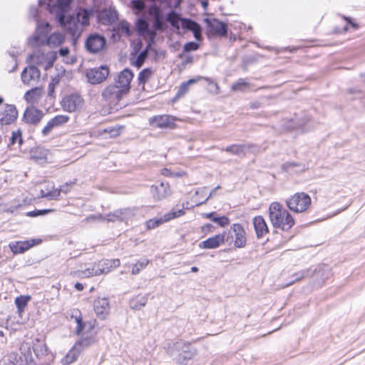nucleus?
Segmentation results:
<instances>
[{"instance_id":"49","label":"nucleus","mask_w":365,"mask_h":365,"mask_svg":"<svg viewBox=\"0 0 365 365\" xmlns=\"http://www.w3.org/2000/svg\"><path fill=\"white\" fill-rule=\"evenodd\" d=\"M148 48H147L144 51H141L140 54L138 56L137 59L135 60V62L134 63V65L137 66L138 68H140L143 64L145 60L148 57Z\"/></svg>"},{"instance_id":"15","label":"nucleus","mask_w":365,"mask_h":365,"mask_svg":"<svg viewBox=\"0 0 365 365\" xmlns=\"http://www.w3.org/2000/svg\"><path fill=\"white\" fill-rule=\"evenodd\" d=\"M205 22L209 28V32L213 36H225L227 26L217 19H205Z\"/></svg>"},{"instance_id":"62","label":"nucleus","mask_w":365,"mask_h":365,"mask_svg":"<svg viewBox=\"0 0 365 365\" xmlns=\"http://www.w3.org/2000/svg\"><path fill=\"white\" fill-rule=\"evenodd\" d=\"M70 53V50L68 47L61 48L59 50V54L60 56L63 57H66Z\"/></svg>"},{"instance_id":"48","label":"nucleus","mask_w":365,"mask_h":365,"mask_svg":"<svg viewBox=\"0 0 365 365\" xmlns=\"http://www.w3.org/2000/svg\"><path fill=\"white\" fill-rule=\"evenodd\" d=\"M148 262L149 261L146 259H143L142 260L138 261L136 264H133L132 269V274H138L141 269H143L148 265Z\"/></svg>"},{"instance_id":"25","label":"nucleus","mask_w":365,"mask_h":365,"mask_svg":"<svg viewBox=\"0 0 365 365\" xmlns=\"http://www.w3.org/2000/svg\"><path fill=\"white\" fill-rule=\"evenodd\" d=\"M61 190L55 189L53 182H44L41 185V195L42 197L56 199L60 195Z\"/></svg>"},{"instance_id":"17","label":"nucleus","mask_w":365,"mask_h":365,"mask_svg":"<svg viewBox=\"0 0 365 365\" xmlns=\"http://www.w3.org/2000/svg\"><path fill=\"white\" fill-rule=\"evenodd\" d=\"M93 309L99 318L105 319L110 311L108 299L106 297L96 299L93 302Z\"/></svg>"},{"instance_id":"55","label":"nucleus","mask_w":365,"mask_h":365,"mask_svg":"<svg viewBox=\"0 0 365 365\" xmlns=\"http://www.w3.org/2000/svg\"><path fill=\"white\" fill-rule=\"evenodd\" d=\"M131 4L133 8L138 11H143L145 8V5L142 0H133Z\"/></svg>"},{"instance_id":"14","label":"nucleus","mask_w":365,"mask_h":365,"mask_svg":"<svg viewBox=\"0 0 365 365\" xmlns=\"http://www.w3.org/2000/svg\"><path fill=\"white\" fill-rule=\"evenodd\" d=\"M70 118L67 115H58L51 118L41 130L43 136L48 135L52 130L58 127L65 125L69 120Z\"/></svg>"},{"instance_id":"29","label":"nucleus","mask_w":365,"mask_h":365,"mask_svg":"<svg viewBox=\"0 0 365 365\" xmlns=\"http://www.w3.org/2000/svg\"><path fill=\"white\" fill-rule=\"evenodd\" d=\"M253 225L255 230L258 238L262 237L268 233V227L264 218L261 216H257L253 218Z\"/></svg>"},{"instance_id":"27","label":"nucleus","mask_w":365,"mask_h":365,"mask_svg":"<svg viewBox=\"0 0 365 365\" xmlns=\"http://www.w3.org/2000/svg\"><path fill=\"white\" fill-rule=\"evenodd\" d=\"M309 118H296L294 119L287 120L283 125L284 129L287 130H291L297 128H304L309 122Z\"/></svg>"},{"instance_id":"43","label":"nucleus","mask_w":365,"mask_h":365,"mask_svg":"<svg viewBox=\"0 0 365 365\" xmlns=\"http://www.w3.org/2000/svg\"><path fill=\"white\" fill-rule=\"evenodd\" d=\"M185 215V211L182 208V209H178L177 210H172L170 212L165 214L162 218L164 221V222H168L173 219H175V218H177V217H181L182 215Z\"/></svg>"},{"instance_id":"47","label":"nucleus","mask_w":365,"mask_h":365,"mask_svg":"<svg viewBox=\"0 0 365 365\" xmlns=\"http://www.w3.org/2000/svg\"><path fill=\"white\" fill-rule=\"evenodd\" d=\"M200 78V77L197 79H190L187 81L182 83L179 87L178 95L181 96L185 94L188 91L189 86L196 83Z\"/></svg>"},{"instance_id":"60","label":"nucleus","mask_w":365,"mask_h":365,"mask_svg":"<svg viewBox=\"0 0 365 365\" xmlns=\"http://www.w3.org/2000/svg\"><path fill=\"white\" fill-rule=\"evenodd\" d=\"M48 212H50L49 210L33 211V212H29L28 215L31 216V217H36L41 214L48 213Z\"/></svg>"},{"instance_id":"1","label":"nucleus","mask_w":365,"mask_h":365,"mask_svg":"<svg viewBox=\"0 0 365 365\" xmlns=\"http://www.w3.org/2000/svg\"><path fill=\"white\" fill-rule=\"evenodd\" d=\"M72 0H57L56 6L53 9L51 7V0H39V4H46L51 12H53L56 7L59 11L56 12V18L63 29L69 34L73 41H76L81 36L85 29L90 25V19L93 16V11L83 8L76 10L75 14L66 16L63 12L66 11Z\"/></svg>"},{"instance_id":"59","label":"nucleus","mask_w":365,"mask_h":365,"mask_svg":"<svg viewBox=\"0 0 365 365\" xmlns=\"http://www.w3.org/2000/svg\"><path fill=\"white\" fill-rule=\"evenodd\" d=\"M219 236H222L223 237V243H225V242H230L231 241V240L232 239V236L231 235V232L229 231V232H227V231H225L223 232L222 234H219L218 235Z\"/></svg>"},{"instance_id":"21","label":"nucleus","mask_w":365,"mask_h":365,"mask_svg":"<svg viewBox=\"0 0 365 365\" xmlns=\"http://www.w3.org/2000/svg\"><path fill=\"white\" fill-rule=\"evenodd\" d=\"M231 230L234 233L235 246L238 248L244 247L246 245L247 240L243 227L240 224L235 223L232 225Z\"/></svg>"},{"instance_id":"34","label":"nucleus","mask_w":365,"mask_h":365,"mask_svg":"<svg viewBox=\"0 0 365 365\" xmlns=\"http://www.w3.org/2000/svg\"><path fill=\"white\" fill-rule=\"evenodd\" d=\"M32 349L34 353L38 358L45 356L48 352L46 344L38 339H36L33 342Z\"/></svg>"},{"instance_id":"10","label":"nucleus","mask_w":365,"mask_h":365,"mask_svg":"<svg viewBox=\"0 0 365 365\" xmlns=\"http://www.w3.org/2000/svg\"><path fill=\"white\" fill-rule=\"evenodd\" d=\"M177 118L169 115H160L150 118L149 123L153 128H173Z\"/></svg>"},{"instance_id":"40","label":"nucleus","mask_w":365,"mask_h":365,"mask_svg":"<svg viewBox=\"0 0 365 365\" xmlns=\"http://www.w3.org/2000/svg\"><path fill=\"white\" fill-rule=\"evenodd\" d=\"M153 71L151 68H145L140 72L138 76V81L140 86L144 88L145 83L151 78Z\"/></svg>"},{"instance_id":"46","label":"nucleus","mask_w":365,"mask_h":365,"mask_svg":"<svg viewBox=\"0 0 365 365\" xmlns=\"http://www.w3.org/2000/svg\"><path fill=\"white\" fill-rule=\"evenodd\" d=\"M197 354V351L195 348H190L188 351H185L180 354L179 361L183 364L185 361L192 359Z\"/></svg>"},{"instance_id":"6","label":"nucleus","mask_w":365,"mask_h":365,"mask_svg":"<svg viewBox=\"0 0 365 365\" xmlns=\"http://www.w3.org/2000/svg\"><path fill=\"white\" fill-rule=\"evenodd\" d=\"M125 95H127V93L115 83L108 86L101 93L103 99L110 103H118Z\"/></svg>"},{"instance_id":"64","label":"nucleus","mask_w":365,"mask_h":365,"mask_svg":"<svg viewBox=\"0 0 365 365\" xmlns=\"http://www.w3.org/2000/svg\"><path fill=\"white\" fill-rule=\"evenodd\" d=\"M205 190H206V187H203V188L200 189V190L196 191L195 195H201V196L202 197H204L205 195Z\"/></svg>"},{"instance_id":"28","label":"nucleus","mask_w":365,"mask_h":365,"mask_svg":"<svg viewBox=\"0 0 365 365\" xmlns=\"http://www.w3.org/2000/svg\"><path fill=\"white\" fill-rule=\"evenodd\" d=\"M120 264V259H103L98 262L101 274H106L110 272L113 269L118 267Z\"/></svg>"},{"instance_id":"32","label":"nucleus","mask_w":365,"mask_h":365,"mask_svg":"<svg viewBox=\"0 0 365 365\" xmlns=\"http://www.w3.org/2000/svg\"><path fill=\"white\" fill-rule=\"evenodd\" d=\"M43 94V89L41 87H36L28 91L25 95V100L30 103L37 102Z\"/></svg>"},{"instance_id":"31","label":"nucleus","mask_w":365,"mask_h":365,"mask_svg":"<svg viewBox=\"0 0 365 365\" xmlns=\"http://www.w3.org/2000/svg\"><path fill=\"white\" fill-rule=\"evenodd\" d=\"M182 27L192 31L195 38L198 41L201 40V28L198 24L192 20L184 19L182 20Z\"/></svg>"},{"instance_id":"20","label":"nucleus","mask_w":365,"mask_h":365,"mask_svg":"<svg viewBox=\"0 0 365 365\" xmlns=\"http://www.w3.org/2000/svg\"><path fill=\"white\" fill-rule=\"evenodd\" d=\"M148 14L153 19V26L155 30H162L164 27V16L160 8L156 4H153L149 7Z\"/></svg>"},{"instance_id":"41","label":"nucleus","mask_w":365,"mask_h":365,"mask_svg":"<svg viewBox=\"0 0 365 365\" xmlns=\"http://www.w3.org/2000/svg\"><path fill=\"white\" fill-rule=\"evenodd\" d=\"M30 299L31 297L29 296L24 295H21L16 298L15 304L18 309V313L19 314H21L24 311V309L27 306V304L29 302Z\"/></svg>"},{"instance_id":"44","label":"nucleus","mask_w":365,"mask_h":365,"mask_svg":"<svg viewBox=\"0 0 365 365\" xmlns=\"http://www.w3.org/2000/svg\"><path fill=\"white\" fill-rule=\"evenodd\" d=\"M250 87V83L244 78L239 79L232 86L233 91H245Z\"/></svg>"},{"instance_id":"52","label":"nucleus","mask_w":365,"mask_h":365,"mask_svg":"<svg viewBox=\"0 0 365 365\" xmlns=\"http://www.w3.org/2000/svg\"><path fill=\"white\" fill-rule=\"evenodd\" d=\"M212 221L217 222L221 227H225L230 223V220L226 216L213 217L212 218Z\"/></svg>"},{"instance_id":"3","label":"nucleus","mask_w":365,"mask_h":365,"mask_svg":"<svg viewBox=\"0 0 365 365\" xmlns=\"http://www.w3.org/2000/svg\"><path fill=\"white\" fill-rule=\"evenodd\" d=\"M269 212L270 222L275 228L287 231L294 225V220L292 215L279 202L271 203Z\"/></svg>"},{"instance_id":"4","label":"nucleus","mask_w":365,"mask_h":365,"mask_svg":"<svg viewBox=\"0 0 365 365\" xmlns=\"http://www.w3.org/2000/svg\"><path fill=\"white\" fill-rule=\"evenodd\" d=\"M75 321L77 324L76 334H83V336L74 345L76 349H78L81 353L83 350L97 342L95 334L85 335V334L91 332L94 329V324L91 322H83L80 316H76Z\"/></svg>"},{"instance_id":"23","label":"nucleus","mask_w":365,"mask_h":365,"mask_svg":"<svg viewBox=\"0 0 365 365\" xmlns=\"http://www.w3.org/2000/svg\"><path fill=\"white\" fill-rule=\"evenodd\" d=\"M251 149H254L253 152L259 150V148L255 145L245 144H233L226 147L225 148L222 149V150L230 153L235 155L241 156L244 155L246 152Z\"/></svg>"},{"instance_id":"5","label":"nucleus","mask_w":365,"mask_h":365,"mask_svg":"<svg viewBox=\"0 0 365 365\" xmlns=\"http://www.w3.org/2000/svg\"><path fill=\"white\" fill-rule=\"evenodd\" d=\"M311 203L310 196L303 192H297L286 200L288 208L296 213L306 212L311 206Z\"/></svg>"},{"instance_id":"63","label":"nucleus","mask_w":365,"mask_h":365,"mask_svg":"<svg viewBox=\"0 0 365 365\" xmlns=\"http://www.w3.org/2000/svg\"><path fill=\"white\" fill-rule=\"evenodd\" d=\"M55 86L53 83H50L48 85V95L49 96H52L54 93Z\"/></svg>"},{"instance_id":"13","label":"nucleus","mask_w":365,"mask_h":365,"mask_svg":"<svg viewBox=\"0 0 365 365\" xmlns=\"http://www.w3.org/2000/svg\"><path fill=\"white\" fill-rule=\"evenodd\" d=\"M40 71L34 66H29L21 73L22 82L28 86H35L39 81Z\"/></svg>"},{"instance_id":"7","label":"nucleus","mask_w":365,"mask_h":365,"mask_svg":"<svg viewBox=\"0 0 365 365\" xmlns=\"http://www.w3.org/2000/svg\"><path fill=\"white\" fill-rule=\"evenodd\" d=\"M106 45L104 36L98 34H91L86 39L85 46L87 51L91 53H97L102 51Z\"/></svg>"},{"instance_id":"33","label":"nucleus","mask_w":365,"mask_h":365,"mask_svg":"<svg viewBox=\"0 0 365 365\" xmlns=\"http://www.w3.org/2000/svg\"><path fill=\"white\" fill-rule=\"evenodd\" d=\"M123 129V128L120 127H108L103 130H99L96 135L103 136L105 138L107 137L115 138L120 134Z\"/></svg>"},{"instance_id":"26","label":"nucleus","mask_w":365,"mask_h":365,"mask_svg":"<svg viewBox=\"0 0 365 365\" xmlns=\"http://www.w3.org/2000/svg\"><path fill=\"white\" fill-rule=\"evenodd\" d=\"M43 113L41 110L36 108H29L24 112V118L28 123H38L43 118Z\"/></svg>"},{"instance_id":"45","label":"nucleus","mask_w":365,"mask_h":365,"mask_svg":"<svg viewBox=\"0 0 365 365\" xmlns=\"http://www.w3.org/2000/svg\"><path fill=\"white\" fill-rule=\"evenodd\" d=\"M117 31L119 34L120 35H125L127 36H130L132 31L130 29V25L129 24L125 21H121L117 27Z\"/></svg>"},{"instance_id":"11","label":"nucleus","mask_w":365,"mask_h":365,"mask_svg":"<svg viewBox=\"0 0 365 365\" xmlns=\"http://www.w3.org/2000/svg\"><path fill=\"white\" fill-rule=\"evenodd\" d=\"M84 104V101L78 94H71L65 97L62 101V107L68 112L80 110Z\"/></svg>"},{"instance_id":"22","label":"nucleus","mask_w":365,"mask_h":365,"mask_svg":"<svg viewBox=\"0 0 365 365\" xmlns=\"http://www.w3.org/2000/svg\"><path fill=\"white\" fill-rule=\"evenodd\" d=\"M150 192L155 200L165 199L171 194L168 183L160 182L158 185H152Z\"/></svg>"},{"instance_id":"50","label":"nucleus","mask_w":365,"mask_h":365,"mask_svg":"<svg viewBox=\"0 0 365 365\" xmlns=\"http://www.w3.org/2000/svg\"><path fill=\"white\" fill-rule=\"evenodd\" d=\"M31 62L34 64L41 65L44 60V55L40 52H34L30 56Z\"/></svg>"},{"instance_id":"53","label":"nucleus","mask_w":365,"mask_h":365,"mask_svg":"<svg viewBox=\"0 0 365 365\" xmlns=\"http://www.w3.org/2000/svg\"><path fill=\"white\" fill-rule=\"evenodd\" d=\"M199 48V44L197 43L190 41L185 43L183 46V51L185 52H190L192 51H196Z\"/></svg>"},{"instance_id":"18","label":"nucleus","mask_w":365,"mask_h":365,"mask_svg":"<svg viewBox=\"0 0 365 365\" xmlns=\"http://www.w3.org/2000/svg\"><path fill=\"white\" fill-rule=\"evenodd\" d=\"M21 356L20 362L16 361L14 365H33V356L29 342L24 341L20 346Z\"/></svg>"},{"instance_id":"8","label":"nucleus","mask_w":365,"mask_h":365,"mask_svg":"<svg viewBox=\"0 0 365 365\" xmlns=\"http://www.w3.org/2000/svg\"><path fill=\"white\" fill-rule=\"evenodd\" d=\"M109 75V68L106 66H101L92 68L87 71L88 81L91 84H98L104 81Z\"/></svg>"},{"instance_id":"19","label":"nucleus","mask_w":365,"mask_h":365,"mask_svg":"<svg viewBox=\"0 0 365 365\" xmlns=\"http://www.w3.org/2000/svg\"><path fill=\"white\" fill-rule=\"evenodd\" d=\"M41 239H32L24 242H16L9 245L14 254L24 253L34 245L41 243Z\"/></svg>"},{"instance_id":"16","label":"nucleus","mask_w":365,"mask_h":365,"mask_svg":"<svg viewBox=\"0 0 365 365\" xmlns=\"http://www.w3.org/2000/svg\"><path fill=\"white\" fill-rule=\"evenodd\" d=\"M133 78V73L131 70L125 68L118 74V78L115 81V84L120 87L121 89L128 94L130 89V82Z\"/></svg>"},{"instance_id":"9","label":"nucleus","mask_w":365,"mask_h":365,"mask_svg":"<svg viewBox=\"0 0 365 365\" xmlns=\"http://www.w3.org/2000/svg\"><path fill=\"white\" fill-rule=\"evenodd\" d=\"M18 117V111L14 105L5 104L0 107V124L10 125L13 123Z\"/></svg>"},{"instance_id":"30","label":"nucleus","mask_w":365,"mask_h":365,"mask_svg":"<svg viewBox=\"0 0 365 365\" xmlns=\"http://www.w3.org/2000/svg\"><path fill=\"white\" fill-rule=\"evenodd\" d=\"M223 244V237L216 235L212 237L201 242L199 247L202 249H215Z\"/></svg>"},{"instance_id":"54","label":"nucleus","mask_w":365,"mask_h":365,"mask_svg":"<svg viewBox=\"0 0 365 365\" xmlns=\"http://www.w3.org/2000/svg\"><path fill=\"white\" fill-rule=\"evenodd\" d=\"M164 222L162 217L156 220H150L147 222V227L148 229H154L156 227L159 226L160 225L163 224Z\"/></svg>"},{"instance_id":"56","label":"nucleus","mask_w":365,"mask_h":365,"mask_svg":"<svg viewBox=\"0 0 365 365\" xmlns=\"http://www.w3.org/2000/svg\"><path fill=\"white\" fill-rule=\"evenodd\" d=\"M137 26L140 31H147L148 30L149 24L148 23L143 19H138L137 22Z\"/></svg>"},{"instance_id":"36","label":"nucleus","mask_w":365,"mask_h":365,"mask_svg":"<svg viewBox=\"0 0 365 365\" xmlns=\"http://www.w3.org/2000/svg\"><path fill=\"white\" fill-rule=\"evenodd\" d=\"M79 276L83 277H90L98 276L101 274L100 268H98V262L91 265V267L79 271Z\"/></svg>"},{"instance_id":"12","label":"nucleus","mask_w":365,"mask_h":365,"mask_svg":"<svg viewBox=\"0 0 365 365\" xmlns=\"http://www.w3.org/2000/svg\"><path fill=\"white\" fill-rule=\"evenodd\" d=\"M131 215V211L129 209H122L115 210L113 212H110L106 215L103 216L102 215H98L97 216H91L88 217L89 220L91 218L97 219L98 220H106L108 222H116L121 221L127 219Z\"/></svg>"},{"instance_id":"38","label":"nucleus","mask_w":365,"mask_h":365,"mask_svg":"<svg viewBox=\"0 0 365 365\" xmlns=\"http://www.w3.org/2000/svg\"><path fill=\"white\" fill-rule=\"evenodd\" d=\"M148 302L146 296H138L132 299L130 302V306L132 309H140L145 306Z\"/></svg>"},{"instance_id":"39","label":"nucleus","mask_w":365,"mask_h":365,"mask_svg":"<svg viewBox=\"0 0 365 365\" xmlns=\"http://www.w3.org/2000/svg\"><path fill=\"white\" fill-rule=\"evenodd\" d=\"M101 17L105 23L111 24L118 19V13L114 9H106L101 13Z\"/></svg>"},{"instance_id":"42","label":"nucleus","mask_w":365,"mask_h":365,"mask_svg":"<svg viewBox=\"0 0 365 365\" xmlns=\"http://www.w3.org/2000/svg\"><path fill=\"white\" fill-rule=\"evenodd\" d=\"M180 16L175 11H171L168 14L166 20L175 29H180V21L182 20Z\"/></svg>"},{"instance_id":"2","label":"nucleus","mask_w":365,"mask_h":365,"mask_svg":"<svg viewBox=\"0 0 365 365\" xmlns=\"http://www.w3.org/2000/svg\"><path fill=\"white\" fill-rule=\"evenodd\" d=\"M50 25L46 23L42 25H38L35 34L29 40V43L34 47L48 45L50 48H56L61 46L65 41V36L60 32H54L49 36H47Z\"/></svg>"},{"instance_id":"57","label":"nucleus","mask_w":365,"mask_h":365,"mask_svg":"<svg viewBox=\"0 0 365 365\" xmlns=\"http://www.w3.org/2000/svg\"><path fill=\"white\" fill-rule=\"evenodd\" d=\"M220 188V185H217L216 187L212 189L211 190L210 195L207 197H205L202 200H195L196 205H202L204 202H205L209 198H210L211 197L214 196L215 195V193H216V191L217 190H219Z\"/></svg>"},{"instance_id":"37","label":"nucleus","mask_w":365,"mask_h":365,"mask_svg":"<svg viewBox=\"0 0 365 365\" xmlns=\"http://www.w3.org/2000/svg\"><path fill=\"white\" fill-rule=\"evenodd\" d=\"M282 168L290 174L302 172L305 169L304 165L297 163H286L282 165Z\"/></svg>"},{"instance_id":"35","label":"nucleus","mask_w":365,"mask_h":365,"mask_svg":"<svg viewBox=\"0 0 365 365\" xmlns=\"http://www.w3.org/2000/svg\"><path fill=\"white\" fill-rule=\"evenodd\" d=\"M81 351L76 349L74 345L73 348L68 352V354L61 359L63 365H69L76 361Z\"/></svg>"},{"instance_id":"58","label":"nucleus","mask_w":365,"mask_h":365,"mask_svg":"<svg viewBox=\"0 0 365 365\" xmlns=\"http://www.w3.org/2000/svg\"><path fill=\"white\" fill-rule=\"evenodd\" d=\"M162 175L167 177H180L182 176V174L180 173H173L170 169L163 168L161 170Z\"/></svg>"},{"instance_id":"51","label":"nucleus","mask_w":365,"mask_h":365,"mask_svg":"<svg viewBox=\"0 0 365 365\" xmlns=\"http://www.w3.org/2000/svg\"><path fill=\"white\" fill-rule=\"evenodd\" d=\"M22 138H21V132L20 130H17L16 131H14L12 133V135L10 138V144L14 145L18 143L19 145L22 143Z\"/></svg>"},{"instance_id":"24","label":"nucleus","mask_w":365,"mask_h":365,"mask_svg":"<svg viewBox=\"0 0 365 365\" xmlns=\"http://www.w3.org/2000/svg\"><path fill=\"white\" fill-rule=\"evenodd\" d=\"M31 157L40 164L51 162L53 159V155L50 150L43 148H36L32 151Z\"/></svg>"},{"instance_id":"61","label":"nucleus","mask_w":365,"mask_h":365,"mask_svg":"<svg viewBox=\"0 0 365 365\" xmlns=\"http://www.w3.org/2000/svg\"><path fill=\"white\" fill-rule=\"evenodd\" d=\"M204 79H205V81H207L210 85H212V86L215 87V93H219V92H220V88H219V86H218V85H217V83L213 82V81H212L210 78H204Z\"/></svg>"}]
</instances>
